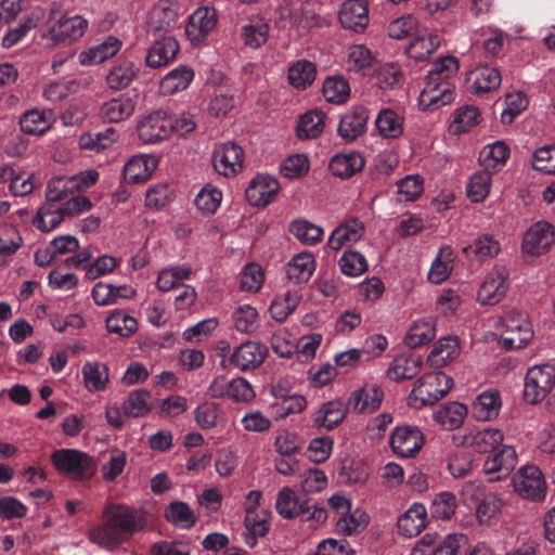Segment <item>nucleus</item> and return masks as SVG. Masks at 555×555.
<instances>
[{
    "mask_svg": "<svg viewBox=\"0 0 555 555\" xmlns=\"http://www.w3.org/2000/svg\"><path fill=\"white\" fill-rule=\"evenodd\" d=\"M453 386V379L443 372H430L420 377L408 397L413 409L434 405L444 398Z\"/></svg>",
    "mask_w": 555,
    "mask_h": 555,
    "instance_id": "nucleus-1",
    "label": "nucleus"
},
{
    "mask_svg": "<svg viewBox=\"0 0 555 555\" xmlns=\"http://www.w3.org/2000/svg\"><path fill=\"white\" fill-rule=\"evenodd\" d=\"M88 28V21L80 15L61 14L51 17L42 33V38L54 44L72 43L79 40Z\"/></svg>",
    "mask_w": 555,
    "mask_h": 555,
    "instance_id": "nucleus-2",
    "label": "nucleus"
},
{
    "mask_svg": "<svg viewBox=\"0 0 555 555\" xmlns=\"http://www.w3.org/2000/svg\"><path fill=\"white\" fill-rule=\"evenodd\" d=\"M504 331L500 344L506 350L520 349L533 337V331L528 315L524 312L509 310L501 318Z\"/></svg>",
    "mask_w": 555,
    "mask_h": 555,
    "instance_id": "nucleus-3",
    "label": "nucleus"
},
{
    "mask_svg": "<svg viewBox=\"0 0 555 555\" xmlns=\"http://www.w3.org/2000/svg\"><path fill=\"white\" fill-rule=\"evenodd\" d=\"M51 461L60 473L75 479L89 478L95 472L92 457L77 449L56 450L52 453Z\"/></svg>",
    "mask_w": 555,
    "mask_h": 555,
    "instance_id": "nucleus-4",
    "label": "nucleus"
},
{
    "mask_svg": "<svg viewBox=\"0 0 555 555\" xmlns=\"http://www.w3.org/2000/svg\"><path fill=\"white\" fill-rule=\"evenodd\" d=\"M137 132L144 144L164 141L172 133L170 116L163 109L144 114L137 120Z\"/></svg>",
    "mask_w": 555,
    "mask_h": 555,
    "instance_id": "nucleus-5",
    "label": "nucleus"
},
{
    "mask_svg": "<svg viewBox=\"0 0 555 555\" xmlns=\"http://www.w3.org/2000/svg\"><path fill=\"white\" fill-rule=\"evenodd\" d=\"M555 385V369L550 364L534 365L527 372L524 397L535 404L542 401Z\"/></svg>",
    "mask_w": 555,
    "mask_h": 555,
    "instance_id": "nucleus-6",
    "label": "nucleus"
},
{
    "mask_svg": "<svg viewBox=\"0 0 555 555\" xmlns=\"http://www.w3.org/2000/svg\"><path fill=\"white\" fill-rule=\"evenodd\" d=\"M514 491L522 499L540 501L546 492V481L541 469L534 465L519 468L512 478Z\"/></svg>",
    "mask_w": 555,
    "mask_h": 555,
    "instance_id": "nucleus-7",
    "label": "nucleus"
},
{
    "mask_svg": "<svg viewBox=\"0 0 555 555\" xmlns=\"http://www.w3.org/2000/svg\"><path fill=\"white\" fill-rule=\"evenodd\" d=\"M180 7L172 0H158L150 10L146 29L154 36L168 33L178 25Z\"/></svg>",
    "mask_w": 555,
    "mask_h": 555,
    "instance_id": "nucleus-8",
    "label": "nucleus"
},
{
    "mask_svg": "<svg viewBox=\"0 0 555 555\" xmlns=\"http://www.w3.org/2000/svg\"><path fill=\"white\" fill-rule=\"evenodd\" d=\"M425 437L417 426H397L390 435L389 446L401 457H412L421 451Z\"/></svg>",
    "mask_w": 555,
    "mask_h": 555,
    "instance_id": "nucleus-9",
    "label": "nucleus"
},
{
    "mask_svg": "<svg viewBox=\"0 0 555 555\" xmlns=\"http://www.w3.org/2000/svg\"><path fill=\"white\" fill-rule=\"evenodd\" d=\"M104 515L125 538L143 529L146 525V517L143 513L126 505L108 506Z\"/></svg>",
    "mask_w": 555,
    "mask_h": 555,
    "instance_id": "nucleus-10",
    "label": "nucleus"
},
{
    "mask_svg": "<svg viewBox=\"0 0 555 555\" xmlns=\"http://www.w3.org/2000/svg\"><path fill=\"white\" fill-rule=\"evenodd\" d=\"M268 354L266 345L247 340L237 346L229 356L228 363L242 372L260 366Z\"/></svg>",
    "mask_w": 555,
    "mask_h": 555,
    "instance_id": "nucleus-11",
    "label": "nucleus"
},
{
    "mask_svg": "<svg viewBox=\"0 0 555 555\" xmlns=\"http://www.w3.org/2000/svg\"><path fill=\"white\" fill-rule=\"evenodd\" d=\"M244 152L233 142L218 144L212 153L215 170L224 177H233L243 169Z\"/></svg>",
    "mask_w": 555,
    "mask_h": 555,
    "instance_id": "nucleus-12",
    "label": "nucleus"
},
{
    "mask_svg": "<svg viewBox=\"0 0 555 555\" xmlns=\"http://www.w3.org/2000/svg\"><path fill=\"white\" fill-rule=\"evenodd\" d=\"M507 289L506 270L503 267H494L480 284L477 300L481 305H496L505 297Z\"/></svg>",
    "mask_w": 555,
    "mask_h": 555,
    "instance_id": "nucleus-13",
    "label": "nucleus"
},
{
    "mask_svg": "<svg viewBox=\"0 0 555 555\" xmlns=\"http://www.w3.org/2000/svg\"><path fill=\"white\" fill-rule=\"evenodd\" d=\"M280 188V182L275 177L258 173L250 180L245 195L251 206L264 207L272 202Z\"/></svg>",
    "mask_w": 555,
    "mask_h": 555,
    "instance_id": "nucleus-14",
    "label": "nucleus"
},
{
    "mask_svg": "<svg viewBox=\"0 0 555 555\" xmlns=\"http://www.w3.org/2000/svg\"><path fill=\"white\" fill-rule=\"evenodd\" d=\"M554 242V227L548 222L539 221L525 233L522 249L526 254L539 256L546 253Z\"/></svg>",
    "mask_w": 555,
    "mask_h": 555,
    "instance_id": "nucleus-15",
    "label": "nucleus"
},
{
    "mask_svg": "<svg viewBox=\"0 0 555 555\" xmlns=\"http://www.w3.org/2000/svg\"><path fill=\"white\" fill-rule=\"evenodd\" d=\"M347 409L340 400L323 402L311 415V426L317 430L332 431L346 418Z\"/></svg>",
    "mask_w": 555,
    "mask_h": 555,
    "instance_id": "nucleus-16",
    "label": "nucleus"
},
{
    "mask_svg": "<svg viewBox=\"0 0 555 555\" xmlns=\"http://www.w3.org/2000/svg\"><path fill=\"white\" fill-rule=\"evenodd\" d=\"M217 21L215 9L201 7L189 16L185 34L193 43L201 42L215 29Z\"/></svg>",
    "mask_w": 555,
    "mask_h": 555,
    "instance_id": "nucleus-17",
    "label": "nucleus"
},
{
    "mask_svg": "<svg viewBox=\"0 0 555 555\" xmlns=\"http://www.w3.org/2000/svg\"><path fill=\"white\" fill-rule=\"evenodd\" d=\"M454 100V86L450 81H434L427 79L420 94L418 104L423 109L439 108Z\"/></svg>",
    "mask_w": 555,
    "mask_h": 555,
    "instance_id": "nucleus-18",
    "label": "nucleus"
},
{
    "mask_svg": "<svg viewBox=\"0 0 555 555\" xmlns=\"http://www.w3.org/2000/svg\"><path fill=\"white\" fill-rule=\"evenodd\" d=\"M121 47L122 41L119 38L108 36L102 42L81 51L78 61L82 66L98 65L115 56Z\"/></svg>",
    "mask_w": 555,
    "mask_h": 555,
    "instance_id": "nucleus-19",
    "label": "nucleus"
},
{
    "mask_svg": "<svg viewBox=\"0 0 555 555\" xmlns=\"http://www.w3.org/2000/svg\"><path fill=\"white\" fill-rule=\"evenodd\" d=\"M157 165L158 160L154 155H134L124 166L125 181L132 184L145 182L152 177Z\"/></svg>",
    "mask_w": 555,
    "mask_h": 555,
    "instance_id": "nucleus-20",
    "label": "nucleus"
},
{
    "mask_svg": "<svg viewBox=\"0 0 555 555\" xmlns=\"http://www.w3.org/2000/svg\"><path fill=\"white\" fill-rule=\"evenodd\" d=\"M364 230V224L359 219H348L332 231L327 240V247L338 251L344 246L360 241Z\"/></svg>",
    "mask_w": 555,
    "mask_h": 555,
    "instance_id": "nucleus-21",
    "label": "nucleus"
},
{
    "mask_svg": "<svg viewBox=\"0 0 555 555\" xmlns=\"http://www.w3.org/2000/svg\"><path fill=\"white\" fill-rule=\"evenodd\" d=\"M275 508L279 515L285 519H293L310 512L308 501L301 499L295 490L283 487L276 494Z\"/></svg>",
    "mask_w": 555,
    "mask_h": 555,
    "instance_id": "nucleus-22",
    "label": "nucleus"
},
{
    "mask_svg": "<svg viewBox=\"0 0 555 555\" xmlns=\"http://www.w3.org/2000/svg\"><path fill=\"white\" fill-rule=\"evenodd\" d=\"M382 403V391L377 384H365L354 390L348 399V405L362 414L374 413Z\"/></svg>",
    "mask_w": 555,
    "mask_h": 555,
    "instance_id": "nucleus-23",
    "label": "nucleus"
},
{
    "mask_svg": "<svg viewBox=\"0 0 555 555\" xmlns=\"http://www.w3.org/2000/svg\"><path fill=\"white\" fill-rule=\"evenodd\" d=\"M423 365V360L420 356L411 352L398 354L389 364L386 375L393 382H401L415 377Z\"/></svg>",
    "mask_w": 555,
    "mask_h": 555,
    "instance_id": "nucleus-24",
    "label": "nucleus"
},
{
    "mask_svg": "<svg viewBox=\"0 0 555 555\" xmlns=\"http://www.w3.org/2000/svg\"><path fill=\"white\" fill-rule=\"evenodd\" d=\"M339 21L344 28L362 31L369 24V10L361 0H347L339 10Z\"/></svg>",
    "mask_w": 555,
    "mask_h": 555,
    "instance_id": "nucleus-25",
    "label": "nucleus"
},
{
    "mask_svg": "<svg viewBox=\"0 0 555 555\" xmlns=\"http://www.w3.org/2000/svg\"><path fill=\"white\" fill-rule=\"evenodd\" d=\"M315 268L314 255L311 251H301L286 263V278L295 284L306 283L313 275Z\"/></svg>",
    "mask_w": 555,
    "mask_h": 555,
    "instance_id": "nucleus-26",
    "label": "nucleus"
},
{
    "mask_svg": "<svg viewBox=\"0 0 555 555\" xmlns=\"http://www.w3.org/2000/svg\"><path fill=\"white\" fill-rule=\"evenodd\" d=\"M367 120L369 114L364 107H352L340 118L338 133L345 141H353L364 133Z\"/></svg>",
    "mask_w": 555,
    "mask_h": 555,
    "instance_id": "nucleus-27",
    "label": "nucleus"
},
{
    "mask_svg": "<svg viewBox=\"0 0 555 555\" xmlns=\"http://www.w3.org/2000/svg\"><path fill=\"white\" fill-rule=\"evenodd\" d=\"M427 511L421 503H414L397 521L398 532L406 538L418 535L427 526Z\"/></svg>",
    "mask_w": 555,
    "mask_h": 555,
    "instance_id": "nucleus-28",
    "label": "nucleus"
},
{
    "mask_svg": "<svg viewBox=\"0 0 555 555\" xmlns=\"http://www.w3.org/2000/svg\"><path fill=\"white\" fill-rule=\"evenodd\" d=\"M135 109V101L126 94L113 98L101 105L100 115L104 121L120 122L128 119Z\"/></svg>",
    "mask_w": 555,
    "mask_h": 555,
    "instance_id": "nucleus-29",
    "label": "nucleus"
},
{
    "mask_svg": "<svg viewBox=\"0 0 555 555\" xmlns=\"http://www.w3.org/2000/svg\"><path fill=\"white\" fill-rule=\"evenodd\" d=\"M179 49V43L173 37H164L149 49L146 65L152 68L165 66L176 57Z\"/></svg>",
    "mask_w": 555,
    "mask_h": 555,
    "instance_id": "nucleus-30",
    "label": "nucleus"
},
{
    "mask_svg": "<svg viewBox=\"0 0 555 555\" xmlns=\"http://www.w3.org/2000/svg\"><path fill=\"white\" fill-rule=\"evenodd\" d=\"M364 158L357 152L338 153L330 162L328 168L333 176L348 179L361 171L364 167Z\"/></svg>",
    "mask_w": 555,
    "mask_h": 555,
    "instance_id": "nucleus-31",
    "label": "nucleus"
},
{
    "mask_svg": "<svg viewBox=\"0 0 555 555\" xmlns=\"http://www.w3.org/2000/svg\"><path fill=\"white\" fill-rule=\"evenodd\" d=\"M85 388L89 392H98L106 389L109 383L107 365L100 361H87L81 367Z\"/></svg>",
    "mask_w": 555,
    "mask_h": 555,
    "instance_id": "nucleus-32",
    "label": "nucleus"
},
{
    "mask_svg": "<svg viewBox=\"0 0 555 555\" xmlns=\"http://www.w3.org/2000/svg\"><path fill=\"white\" fill-rule=\"evenodd\" d=\"M66 215L63 205L46 198L44 204L38 209L34 225L41 232H51L65 219Z\"/></svg>",
    "mask_w": 555,
    "mask_h": 555,
    "instance_id": "nucleus-33",
    "label": "nucleus"
},
{
    "mask_svg": "<svg viewBox=\"0 0 555 555\" xmlns=\"http://www.w3.org/2000/svg\"><path fill=\"white\" fill-rule=\"evenodd\" d=\"M517 461L516 451L511 446H504L499 451H493L485 464L483 470L486 474L501 473L496 479L507 476L515 467Z\"/></svg>",
    "mask_w": 555,
    "mask_h": 555,
    "instance_id": "nucleus-34",
    "label": "nucleus"
},
{
    "mask_svg": "<svg viewBox=\"0 0 555 555\" xmlns=\"http://www.w3.org/2000/svg\"><path fill=\"white\" fill-rule=\"evenodd\" d=\"M244 526L246 531L243 533V540L247 546L253 548L257 545L258 539L269 532V514L266 511L246 513Z\"/></svg>",
    "mask_w": 555,
    "mask_h": 555,
    "instance_id": "nucleus-35",
    "label": "nucleus"
},
{
    "mask_svg": "<svg viewBox=\"0 0 555 555\" xmlns=\"http://www.w3.org/2000/svg\"><path fill=\"white\" fill-rule=\"evenodd\" d=\"M24 240L17 228L9 223L0 224V268L23 246Z\"/></svg>",
    "mask_w": 555,
    "mask_h": 555,
    "instance_id": "nucleus-36",
    "label": "nucleus"
},
{
    "mask_svg": "<svg viewBox=\"0 0 555 555\" xmlns=\"http://www.w3.org/2000/svg\"><path fill=\"white\" fill-rule=\"evenodd\" d=\"M460 354L459 339L448 336L439 339L428 354V362L431 366L442 367Z\"/></svg>",
    "mask_w": 555,
    "mask_h": 555,
    "instance_id": "nucleus-37",
    "label": "nucleus"
},
{
    "mask_svg": "<svg viewBox=\"0 0 555 555\" xmlns=\"http://www.w3.org/2000/svg\"><path fill=\"white\" fill-rule=\"evenodd\" d=\"M51 114L38 108L26 111L20 118L21 130L27 134L41 135L51 128Z\"/></svg>",
    "mask_w": 555,
    "mask_h": 555,
    "instance_id": "nucleus-38",
    "label": "nucleus"
},
{
    "mask_svg": "<svg viewBox=\"0 0 555 555\" xmlns=\"http://www.w3.org/2000/svg\"><path fill=\"white\" fill-rule=\"evenodd\" d=\"M194 78V72L188 66H179L169 72L159 82V91L169 95L185 90Z\"/></svg>",
    "mask_w": 555,
    "mask_h": 555,
    "instance_id": "nucleus-39",
    "label": "nucleus"
},
{
    "mask_svg": "<svg viewBox=\"0 0 555 555\" xmlns=\"http://www.w3.org/2000/svg\"><path fill=\"white\" fill-rule=\"evenodd\" d=\"M106 330L120 337H130L138 330L137 319L124 310L113 309L105 320Z\"/></svg>",
    "mask_w": 555,
    "mask_h": 555,
    "instance_id": "nucleus-40",
    "label": "nucleus"
},
{
    "mask_svg": "<svg viewBox=\"0 0 555 555\" xmlns=\"http://www.w3.org/2000/svg\"><path fill=\"white\" fill-rule=\"evenodd\" d=\"M315 76V65L310 61L299 60L292 63L288 67V82L297 90H305L311 86Z\"/></svg>",
    "mask_w": 555,
    "mask_h": 555,
    "instance_id": "nucleus-41",
    "label": "nucleus"
},
{
    "mask_svg": "<svg viewBox=\"0 0 555 555\" xmlns=\"http://www.w3.org/2000/svg\"><path fill=\"white\" fill-rule=\"evenodd\" d=\"M501 399L499 391L487 390L480 393L473 403V413L477 420L490 421L499 415Z\"/></svg>",
    "mask_w": 555,
    "mask_h": 555,
    "instance_id": "nucleus-42",
    "label": "nucleus"
},
{
    "mask_svg": "<svg viewBox=\"0 0 555 555\" xmlns=\"http://www.w3.org/2000/svg\"><path fill=\"white\" fill-rule=\"evenodd\" d=\"M153 409L152 395L144 389L129 393L122 403L124 414L128 417H143Z\"/></svg>",
    "mask_w": 555,
    "mask_h": 555,
    "instance_id": "nucleus-43",
    "label": "nucleus"
},
{
    "mask_svg": "<svg viewBox=\"0 0 555 555\" xmlns=\"http://www.w3.org/2000/svg\"><path fill=\"white\" fill-rule=\"evenodd\" d=\"M454 250L450 246H442L431 263L428 280L434 284L444 282L453 269Z\"/></svg>",
    "mask_w": 555,
    "mask_h": 555,
    "instance_id": "nucleus-44",
    "label": "nucleus"
},
{
    "mask_svg": "<svg viewBox=\"0 0 555 555\" xmlns=\"http://www.w3.org/2000/svg\"><path fill=\"white\" fill-rule=\"evenodd\" d=\"M503 441V434L495 428H485L466 437V443L479 453L493 452Z\"/></svg>",
    "mask_w": 555,
    "mask_h": 555,
    "instance_id": "nucleus-45",
    "label": "nucleus"
},
{
    "mask_svg": "<svg viewBox=\"0 0 555 555\" xmlns=\"http://www.w3.org/2000/svg\"><path fill=\"white\" fill-rule=\"evenodd\" d=\"M117 140V131L114 128H107L101 132L81 134L78 144L82 150L99 153L111 149Z\"/></svg>",
    "mask_w": 555,
    "mask_h": 555,
    "instance_id": "nucleus-46",
    "label": "nucleus"
},
{
    "mask_svg": "<svg viewBox=\"0 0 555 555\" xmlns=\"http://www.w3.org/2000/svg\"><path fill=\"white\" fill-rule=\"evenodd\" d=\"M232 321L235 330L243 334H253L260 325L258 310L248 304L241 305L234 309Z\"/></svg>",
    "mask_w": 555,
    "mask_h": 555,
    "instance_id": "nucleus-47",
    "label": "nucleus"
},
{
    "mask_svg": "<svg viewBox=\"0 0 555 555\" xmlns=\"http://www.w3.org/2000/svg\"><path fill=\"white\" fill-rule=\"evenodd\" d=\"M369 524V515L359 508L346 513L336 518V531L343 535H351L365 529Z\"/></svg>",
    "mask_w": 555,
    "mask_h": 555,
    "instance_id": "nucleus-48",
    "label": "nucleus"
},
{
    "mask_svg": "<svg viewBox=\"0 0 555 555\" xmlns=\"http://www.w3.org/2000/svg\"><path fill=\"white\" fill-rule=\"evenodd\" d=\"M269 34V26L262 18H253L241 27V39L246 47L257 49L262 46Z\"/></svg>",
    "mask_w": 555,
    "mask_h": 555,
    "instance_id": "nucleus-49",
    "label": "nucleus"
},
{
    "mask_svg": "<svg viewBox=\"0 0 555 555\" xmlns=\"http://www.w3.org/2000/svg\"><path fill=\"white\" fill-rule=\"evenodd\" d=\"M166 519L181 529H190L196 522V516L188 503L172 501L165 511Z\"/></svg>",
    "mask_w": 555,
    "mask_h": 555,
    "instance_id": "nucleus-50",
    "label": "nucleus"
},
{
    "mask_svg": "<svg viewBox=\"0 0 555 555\" xmlns=\"http://www.w3.org/2000/svg\"><path fill=\"white\" fill-rule=\"evenodd\" d=\"M289 232L304 245L313 246L320 243L324 235V230L306 220H294L289 224Z\"/></svg>",
    "mask_w": 555,
    "mask_h": 555,
    "instance_id": "nucleus-51",
    "label": "nucleus"
},
{
    "mask_svg": "<svg viewBox=\"0 0 555 555\" xmlns=\"http://www.w3.org/2000/svg\"><path fill=\"white\" fill-rule=\"evenodd\" d=\"M299 301L300 295L297 291L284 292L271 302L269 308L271 317L278 322L285 321L294 312Z\"/></svg>",
    "mask_w": 555,
    "mask_h": 555,
    "instance_id": "nucleus-52",
    "label": "nucleus"
},
{
    "mask_svg": "<svg viewBox=\"0 0 555 555\" xmlns=\"http://www.w3.org/2000/svg\"><path fill=\"white\" fill-rule=\"evenodd\" d=\"M325 127V114L321 111H309L304 114L297 126V135L300 139L319 137Z\"/></svg>",
    "mask_w": 555,
    "mask_h": 555,
    "instance_id": "nucleus-53",
    "label": "nucleus"
},
{
    "mask_svg": "<svg viewBox=\"0 0 555 555\" xmlns=\"http://www.w3.org/2000/svg\"><path fill=\"white\" fill-rule=\"evenodd\" d=\"M508 156V146L502 141H496L483 147L480 153L479 160L483 168L489 171H496L506 163Z\"/></svg>",
    "mask_w": 555,
    "mask_h": 555,
    "instance_id": "nucleus-54",
    "label": "nucleus"
},
{
    "mask_svg": "<svg viewBox=\"0 0 555 555\" xmlns=\"http://www.w3.org/2000/svg\"><path fill=\"white\" fill-rule=\"evenodd\" d=\"M473 87L476 93L496 90L501 85V75L496 68L479 66L472 72Z\"/></svg>",
    "mask_w": 555,
    "mask_h": 555,
    "instance_id": "nucleus-55",
    "label": "nucleus"
},
{
    "mask_svg": "<svg viewBox=\"0 0 555 555\" xmlns=\"http://www.w3.org/2000/svg\"><path fill=\"white\" fill-rule=\"evenodd\" d=\"M467 409L464 404L452 402L437 410L434 420L447 429L459 428L464 421Z\"/></svg>",
    "mask_w": 555,
    "mask_h": 555,
    "instance_id": "nucleus-56",
    "label": "nucleus"
},
{
    "mask_svg": "<svg viewBox=\"0 0 555 555\" xmlns=\"http://www.w3.org/2000/svg\"><path fill=\"white\" fill-rule=\"evenodd\" d=\"M373 57L367 48L362 44H353L347 50L346 67L350 72L369 74Z\"/></svg>",
    "mask_w": 555,
    "mask_h": 555,
    "instance_id": "nucleus-57",
    "label": "nucleus"
},
{
    "mask_svg": "<svg viewBox=\"0 0 555 555\" xmlns=\"http://www.w3.org/2000/svg\"><path fill=\"white\" fill-rule=\"evenodd\" d=\"M137 75V68L131 61H121L112 67L107 74L106 80L111 89L119 90L122 89L133 80Z\"/></svg>",
    "mask_w": 555,
    "mask_h": 555,
    "instance_id": "nucleus-58",
    "label": "nucleus"
},
{
    "mask_svg": "<svg viewBox=\"0 0 555 555\" xmlns=\"http://www.w3.org/2000/svg\"><path fill=\"white\" fill-rule=\"evenodd\" d=\"M322 92L327 102L341 104L350 95L349 82L341 76L328 77L323 82Z\"/></svg>",
    "mask_w": 555,
    "mask_h": 555,
    "instance_id": "nucleus-59",
    "label": "nucleus"
},
{
    "mask_svg": "<svg viewBox=\"0 0 555 555\" xmlns=\"http://www.w3.org/2000/svg\"><path fill=\"white\" fill-rule=\"evenodd\" d=\"M191 274V268L188 266L168 267L159 271L156 280V287L160 292H169L178 286L182 281L188 280Z\"/></svg>",
    "mask_w": 555,
    "mask_h": 555,
    "instance_id": "nucleus-60",
    "label": "nucleus"
},
{
    "mask_svg": "<svg viewBox=\"0 0 555 555\" xmlns=\"http://www.w3.org/2000/svg\"><path fill=\"white\" fill-rule=\"evenodd\" d=\"M89 540L103 548H112L126 538L106 519L105 524L90 530Z\"/></svg>",
    "mask_w": 555,
    "mask_h": 555,
    "instance_id": "nucleus-61",
    "label": "nucleus"
},
{
    "mask_svg": "<svg viewBox=\"0 0 555 555\" xmlns=\"http://www.w3.org/2000/svg\"><path fill=\"white\" fill-rule=\"evenodd\" d=\"M436 331L431 320L414 322L408 332L404 341L410 348H417L435 338Z\"/></svg>",
    "mask_w": 555,
    "mask_h": 555,
    "instance_id": "nucleus-62",
    "label": "nucleus"
},
{
    "mask_svg": "<svg viewBox=\"0 0 555 555\" xmlns=\"http://www.w3.org/2000/svg\"><path fill=\"white\" fill-rule=\"evenodd\" d=\"M309 169V158L305 154L289 155L280 165L281 175L289 180L306 176Z\"/></svg>",
    "mask_w": 555,
    "mask_h": 555,
    "instance_id": "nucleus-63",
    "label": "nucleus"
},
{
    "mask_svg": "<svg viewBox=\"0 0 555 555\" xmlns=\"http://www.w3.org/2000/svg\"><path fill=\"white\" fill-rule=\"evenodd\" d=\"M468 540L465 534L452 533L446 535L433 550L434 555H465Z\"/></svg>",
    "mask_w": 555,
    "mask_h": 555,
    "instance_id": "nucleus-64",
    "label": "nucleus"
}]
</instances>
